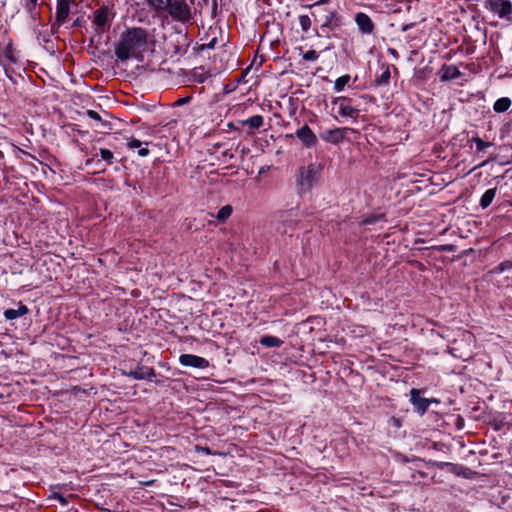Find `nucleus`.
Listing matches in <instances>:
<instances>
[{"instance_id":"obj_4","label":"nucleus","mask_w":512,"mask_h":512,"mask_svg":"<svg viewBox=\"0 0 512 512\" xmlns=\"http://www.w3.org/2000/svg\"><path fill=\"white\" fill-rule=\"evenodd\" d=\"M331 104L338 109V114L343 118H349L353 123L357 122L360 110L354 105L351 98L340 96L332 99Z\"/></svg>"},{"instance_id":"obj_22","label":"nucleus","mask_w":512,"mask_h":512,"mask_svg":"<svg viewBox=\"0 0 512 512\" xmlns=\"http://www.w3.org/2000/svg\"><path fill=\"white\" fill-rule=\"evenodd\" d=\"M511 104L512 102L508 97H502L495 101L493 109L497 113H502L507 111L510 108Z\"/></svg>"},{"instance_id":"obj_40","label":"nucleus","mask_w":512,"mask_h":512,"mask_svg":"<svg viewBox=\"0 0 512 512\" xmlns=\"http://www.w3.org/2000/svg\"><path fill=\"white\" fill-rule=\"evenodd\" d=\"M189 100H190V97L182 98V99H179V100L176 102V104H177V105H183V104L188 103V102H189Z\"/></svg>"},{"instance_id":"obj_18","label":"nucleus","mask_w":512,"mask_h":512,"mask_svg":"<svg viewBox=\"0 0 512 512\" xmlns=\"http://www.w3.org/2000/svg\"><path fill=\"white\" fill-rule=\"evenodd\" d=\"M28 308L24 304H20L17 309H7L4 311V317L6 320H15L28 313Z\"/></svg>"},{"instance_id":"obj_29","label":"nucleus","mask_w":512,"mask_h":512,"mask_svg":"<svg viewBox=\"0 0 512 512\" xmlns=\"http://www.w3.org/2000/svg\"><path fill=\"white\" fill-rule=\"evenodd\" d=\"M21 3L26 11L32 14L36 9L38 0H21Z\"/></svg>"},{"instance_id":"obj_41","label":"nucleus","mask_w":512,"mask_h":512,"mask_svg":"<svg viewBox=\"0 0 512 512\" xmlns=\"http://www.w3.org/2000/svg\"><path fill=\"white\" fill-rule=\"evenodd\" d=\"M412 27H413V24H407V25H404V26L402 27V31H403V32H406V31H408V30H409L410 28H412Z\"/></svg>"},{"instance_id":"obj_26","label":"nucleus","mask_w":512,"mask_h":512,"mask_svg":"<svg viewBox=\"0 0 512 512\" xmlns=\"http://www.w3.org/2000/svg\"><path fill=\"white\" fill-rule=\"evenodd\" d=\"M350 76L348 74L343 75L335 80L334 89L336 92H341L344 87L349 83Z\"/></svg>"},{"instance_id":"obj_33","label":"nucleus","mask_w":512,"mask_h":512,"mask_svg":"<svg viewBox=\"0 0 512 512\" xmlns=\"http://www.w3.org/2000/svg\"><path fill=\"white\" fill-rule=\"evenodd\" d=\"M141 145H142V142L135 138L130 139L127 143V147L130 149L140 148Z\"/></svg>"},{"instance_id":"obj_6","label":"nucleus","mask_w":512,"mask_h":512,"mask_svg":"<svg viewBox=\"0 0 512 512\" xmlns=\"http://www.w3.org/2000/svg\"><path fill=\"white\" fill-rule=\"evenodd\" d=\"M114 16L115 13L108 6H102L94 11L93 24L95 25V31L99 34L106 32Z\"/></svg>"},{"instance_id":"obj_11","label":"nucleus","mask_w":512,"mask_h":512,"mask_svg":"<svg viewBox=\"0 0 512 512\" xmlns=\"http://www.w3.org/2000/svg\"><path fill=\"white\" fill-rule=\"evenodd\" d=\"M123 374L133 378L134 380H148V381H154V378L156 377L155 370L152 367L144 366V365H137L135 370L130 371H123Z\"/></svg>"},{"instance_id":"obj_3","label":"nucleus","mask_w":512,"mask_h":512,"mask_svg":"<svg viewBox=\"0 0 512 512\" xmlns=\"http://www.w3.org/2000/svg\"><path fill=\"white\" fill-rule=\"evenodd\" d=\"M300 218L297 208L277 212L272 222L274 230L280 235H287L292 232Z\"/></svg>"},{"instance_id":"obj_24","label":"nucleus","mask_w":512,"mask_h":512,"mask_svg":"<svg viewBox=\"0 0 512 512\" xmlns=\"http://www.w3.org/2000/svg\"><path fill=\"white\" fill-rule=\"evenodd\" d=\"M191 77L194 82L203 83L208 78H210L211 75L208 72H206L203 68L199 67L193 70Z\"/></svg>"},{"instance_id":"obj_1","label":"nucleus","mask_w":512,"mask_h":512,"mask_svg":"<svg viewBox=\"0 0 512 512\" xmlns=\"http://www.w3.org/2000/svg\"><path fill=\"white\" fill-rule=\"evenodd\" d=\"M148 48V32L141 27L129 28L121 34L115 47V55L121 61L140 59Z\"/></svg>"},{"instance_id":"obj_9","label":"nucleus","mask_w":512,"mask_h":512,"mask_svg":"<svg viewBox=\"0 0 512 512\" xmlns=\"http://www.w3.org/2000/svg\"><path fill=\"white\" fill-rule=\"evenodd\" d=\"M353 131V129L348 127H339L324 131L323 133L320 134V137L323 141L327 143L337 145L346 138L348 132Z\"/></svg>"},{"instance_id":"obj_12","label":"nucleus","mask_w":512,"mask_h":512,"mask_svg":"<svg viewBox=\"0 0 512 512\" xmlns=\"http://www.w3.org/2000/svg\"><path fill=\"white\" fill-rule=\"evenodd\" d=\"M179 363L185 367L205 369L209 367V361L203 357L193 354H182L179 357Z\"/></svg>"},{"instance_id":"obj_42","label":"nucleus","mask_w":512,"mask_h":512,"mask_svg":"<svg viewBox=\"0 0 512 512\" xmlns=\"http://www.w3.org/2000/svg\"><path fill=\"white\" fill-rule=\"evenodd\" d=\"M485 164H486V162H483V163H481V164L479 165V167H482V166H484Z\"/></svg>"},{"instance_id":"obj_32","label":"nucleus","mask_w":512,"mask_h":512,"mask_svg":"<svg viewBox=\"0 0 512 512\" xmlns=\"http://www.w3.org/2000/svg\"><path fill=\"white\" fill-rule=\"evenodd\" d=\"M319 55L315 50H308L303 54V59L306 61H316Z\"/></svg>"},{"instance_id":"obj_17","label":"nucleus","mask_w":512,"mask_h":512,"mask_svg":"<svg viewBox=\"0 0 512 512\" xmlns=\"http://www.w3.org/2000/svg\"><path fill=\"white\" fill-rule=\"evenodd\" d=\"M240 124L242 126H248L250 129L249 133H252L254 130H257L263 126L264 118L261 115H254L248 119L241 120Z\"/></svg>"},{"instance_id":"obj_38","label":"nucleus","mask_w":512,"mask_h":512,"mask_svg":"<svg viewBox=\"0 0 512 512\" xmlns=\"http://www.w3.org/2000/svg\"><path fill=\"white\" fill-rule=\"evenodd\" d=\"M197 450L201 451L202 453H204L206 455H210L211 454V450H210L209 447H197Z\"/></svg>"},{"instance_id":"obj_30","label":"nucleus","mask_w":512,"mask_h":512,"mask_svg":"<svg viewBox=\"0 0 512 512\" xmlns=\"http://www.w3.org/2000/svg\"><path fill=\"white\" fill-rule=\"evenodd\" d=\"M473 141L476 144V150L478 152H482L486 148H488V147H490L492 145L490 142H485L482 139H480L479 137L474 138Z\"/></svg>"},{"instance_id":"obj_23","label":"nucleus","mask_w":512,"mask_h":512,"mask_svg":"<svg viewBox=\"0 0 512 512\" xmlns=\"http://www.w3.org/2000/svg\"><path fill=\"white\" fill-rule=\"evenodd\" d=\"M232 212L233 208L228 204L221 207L220 210L212 216L215 217L219 222H225L231 216Z\"/></svg>"},{"instance_id":"obj_19","label":"nucleus","mask_w":512,"mask_h":512,"mask_svg":"<svg viewBox=\"0 0 512 512\" xmlns=\"http://www.w3.org/2000/svg\"><path fill=\"white\" fill-rule=\"evenodd\" d=\"M148 6L157 14L161 15L166 12L169 0H145Z\"/></svg>"},{"instance_id":"obj_27","label":"nucleus","mask_w":512,"mask_h":512,"mask_svg":"<svg viewBox=\"0 0 512 512\" xmlns=\"http://www.w3.org/2000/svg\"><path fill=\"white\" fill-rule=\"evenodd\" d=\"M100 158L105 161L108 165H111L114 160V154L112 151L106 148H101L99 150Z\"/></svg>"},{"instance_id":"obj_34","label":"nucleus","mask_w":512,"mask_h":512,"mask_svg":"<svg viewBox=\"0 0 512 512\" xmlns=\"http://www.w3.org/2000/svg\"><path fill=\"white\" fill-rule=\"evenodd\" d=\"M53 498L58 500L59 503L62 505V506H67L69 501H68V497H65L61 494H58V493H54L53 494Z\"/></svg>"},{"instance_id":"obj_39","label":"nucleus","mask_w":512,"mask_h":512,"mask_svg":"<svg viewBox=\"0 0 512 512\" xmlns=\"http://www.w3.org/2000/svg\"><path fill=\"white\" fill-rule=\"evenodd\" d=\"M138 154L141 156V157H145L149 154V150L147 148H140L139 151H138Z\"/></svg>"},{"instance_id":"obj_7","label":"nucleus","mask_w":512,"mask_h":512,"mask_svg":"<svg viewBox=\"0 0 512 512\" xmlns=\"http://www.w3.org/2000/svg\"><path fill=\"white\" fill-rule=\"evenodd\" d=\"M484 7L500 19H512V3L510 0H485Z\"/></svg>"},{"instance_id":"obj_21","label":"nucleus","mask_w":512,"mask_h":512,"mask_svg":"<svg viewBox=\"0 0 512 512\" xmlns=\"http://www.w3.org/2000/svg\"><path fill=\"white\" fill-rule=\"evenodd\" d=\"M259 343L264 347H280L283 344V340L271 335H266L260 338Z\"/></svg>"},{"instance_id":"obj_35","label":"nucleus","mask_w":512,"mask_h":512,"mask_svg":"<svg viewBox=\"0 0 512 512\" xmlns=\"http://www.w3.org/2000/svg\"><path fill=\"white\" fill-rule=\"evenodd\" d=\"M87 116L93 120L101 121L100 114L94 110H87Z\"/></svg>"},{"instance_id":"obj_10","label":"nucleus","mask_w":512,"mask_h":512,"mask_svg":"<svg viewBox=\"0 0 512 512\" xmlns=\"http://www.w3.org/2000/svg\"><path fill=\"white\" fill-rule=\"evenodd\" d=\"M410 401L414 407V410L419 415H424L429 408L430 403H438L436 399H427L420 396V390L413 388L410 391Z\"/></svg>"},{"instance_id":"obj_31","label":"nucleus","mask_w":512,"mask_h":512,"mask_svg":"<svg viewBox=\"0 0 512 512\" xmlns=\"http://www.w3.org/2000/svg\"><path fill=\"white\" fill-rule=\"evenodd\" d=\"M512 269V261L510 260H507V261H503L501 262L496 268H495V271L496 273H503L507 270H511Z\"/></svg>"},{"instance_id":"obj_13","label":"nucleus","mask_w":512,"mask_h":512,"mask_svg":"<svg viewBox=\"0 0 512 512\" xmlns=\"http://www.w3.org/2000/svg\"><path fill=\"white\" fill-rule=\"evenodd\" d=\"M295 135L307 148L314 147L318 143L317 136L306 124L297 129Z\"/></svg>"},{"instance_id":"obj_37","label":"nucleus","mask_w":512,"mask_h":512,"mask_svg":"<svg viewBox=\"0 0 512 512\" xmlns=\"http://www.w3.org/2000/svg\"><path fill=\"white\" fill-rule=\"evenodd\" d=\"M390 423H391L394 427H396V428H400V427H401V422H400V420H399L398 418L392 417V418L390 419Z\"/></svg>"},{"instance_id":"obj_14","label":"nucleus","mask_w":512,"mask_h":512,"mask_svg":"<svg viewBox=\"0 0 512 512\" xmlns=\"http://www.w3.org/2000/svg\"><path fill=\"white\" fill-rule=\"evenodd\" d=\"M75 0H58L57 1V8H56V21L59 24H63L72 9V7L76 6Z\"/></svg>"},{"instance_id":"obj_15","label":"nucleus","mask_w":512,"mask_h":512,"mask_svg":"<svg viewBox=\"0 0 512 512\" xmlns=\"http://www.w3.org/2000/svg\"><path fill=\"white\" fill-rule=\"evenodd\" d=\"M355 23L361 34L370 35L374 32L375 25L372 19L366 13H357L355 15Z\"/></svg>"},{"instance_id":"obj_25","label":"nucleus","mask_w":512,"mask_h":512,"mask_svg":"<svg viewBox=\"0 0 512 512\" xmlns=\"http://www.w3.org/2000/svg\"><path fill=\"white\" fill-rule=\"evenodd\" d=\"M391 74L389 67H386L380 75H378L375 79V82L378 86L387 85L389 83Z\"/></svg>"},{"instance_id":"obj_28","label":"nucleus","mask_w":512,"mask_h":512,"mask_svg":"<svg viewBox=\"0 0 512 512\" xmlns=\"http://www.w3.org/2000/svg\"><path fill=\"white\" fill-rule=\"evenodd\" d=\"M299 25L304 32H308L311 27V18L308 15H300L298 17Z\"/></svg>"},{"instance_id":"obj_8","label":"nucleus","mask_w":512,"mask_h":512,"mask_svg":"<svg viewBox=\"0 0 512 512\" xmlns=\"http://www.w3.org/2000/svg\"><path fill=\"white\" fill-rule=\"evenodd\" d=\"M315 166L309 165L307 167H300L297 175V185L302 190H309L315 181Z\"/></svg>"},{"instance_id":"obj_5","label":"nucleus","mask_w":512,"mask_h":512,"mask_svg":"<svg viewBox=\"0 0 512 512\" xmlns=\"http://www.w3.org/2000/svg\"><path fill=\"white\" fill-rule=\"evenodd\" d=\"M166 12L181 23H188L192 19L191 9L185 0H169Z\"/></svg>"},{"instance_id":"obj_36","label":"nucleus","mask_w":512,"mask_h":512,"mask_svg":"<svg viewBox=\"0 0 512 512\" xmlns=\"http://www.w3.org/2000/svg\"><path fill=\"white\" fill-rule=\"evenodd\" d=\"M4 56L10 61V62H16V59L13 56V53L10 49H6L4 52Z\"/></svg>"},{"instance_id":"obj_20","label":"nucleus","mask_w":512,"mask_h":512,"mask_svg":"<svg viewBox=\"0 0 512 512\" xmlns=\"http://www.w3.org/2000/svg\"><path fill=\"white\" fill-rule=\"evenodd\" d=\"M496 192V188H491L484 192L479 202V205L482 209H486L490 206V204L492 203L493 199L496 196Z\"/></svg>"},{"instance_id":"obj_2","label":"nucleus","mask_w":512,"mask_h":512,"mask_svg":"<svg viewBox=\"0 0 512 512\" xmlns=\"http://www.w3.org/2000/svg\"><path fill=\"white\" fill-rule=\"evenodd\" d=\"M312 17L320 25L322 33L335 31L341 26V18L338 12L328 6L326 0H319L311 5Z\"/></svg>"},{"instance_id":"obj_16","label":"nucleus","mask_w":512,"mask_h":512,"mask_svg":"<svg viewBox=\"0 0 512 512\" xmlns=\"http://www.w3.org/2000/svg\"><path fill=\"white\" fill-rule=\"evenodd\" d=\"M461 75L460 70L455 65L444 64L440 70V78L443 81L453 80Z\"/></svg>"}]
</instances>
